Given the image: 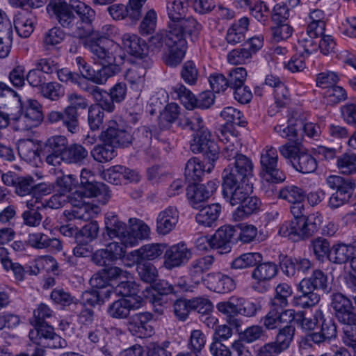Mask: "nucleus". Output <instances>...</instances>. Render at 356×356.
<instances>
[{
	"label": "nucleus",
	"mask_w": 356,
	"mask_h": 356,
	"mask_svg": "<svg viewBox=\"0 0 356 356\" xmlns=\"http://www.w3.org/2000/svg\"><path fill=\"white\" fill-rule=\"evenodd\" d=\"M303 202L291 203V213L294 219L284 222L278 231L280 236L287 237L294 242L312 237L319 230L323 222V215L319 212L304 215L305 207Z\"/></svg>",
	"instance_id": "1"
},
{
	"label": "nucleus",
	"mask_w": 356,
	"mask_h": 356,
	"mask_svg": "<svg viewBox=\"0 0 356 356\" xmlns=\"http://www.w3.org/2000/svg\"><path fill=\"white\" fill-rule=\"evenodd\" d=\"M243 166L238 165V169L226 171L222 175V195L225 200L232 206L238 205L252 191V185L250 179L253 175V170L249 165L243 163Z\"/></svg>",
	"instance_id": "2"
},
{
	"label": "nucleus",
	"mask_w": 356,
	"mask_h": 356,
	"mask_svg": "<svg viewBox=\"0 0 356 356\" xmlns=\"http://www.w3.org/2000/svg\"><path fill=\"white\" fill-rule=\"evenodd\" d=\"M118 295L124 297L112 302L107 314L113 318L123 319L129 316L131 309H137L145 302L143 291L135 282L121 281L115 287Z\"/></svg>",
	"instance_id": "3"
},
{
	"label": "nucleus",
	"mask_w": 356,
	"mask_h": 356,
	"mask_svg": "<svg viewBox=\"0 0 356 356\" xmlns=\"http://www.w3.org/2000/svg\"><path fill=\"white\" fill-rule=\"evenodd\" d=\"M280 154L289 159L293 168L303 173H312L318 166L316 159L298 143H286L279 147Z\"/></svg>",
	"instance_id": "4"
},
{
	"label": "nucleus",
	"mask_w": 356,
	"mask_h": 356,
	"mask_svg": "<svg viewBox=\"0 0 356 356\" xmlns=\"http://www.w3.org/2000/svg\"><path fill=\"white\" fill-rule=\"evenodd\" d=\"M190 148L194 154L202 153L204 155L209 164L208 171L211 172L214 167V162L218 159L220 147L212 139L211 132L207 127L193 133Z\"/></svg>",
	"instance_id": "5"
},
{
	"label": "nucleus",
	"mask_w": 356,
	"mask_h": 356,
	"mask_svg": "<svg viewBox=\"0 0 356 356\" xmlns=\"http://www.w3.org/2000/svg\"><path fill=\"white\" fill-rule=\"evenodd\" d=\"M261 178L267 182L279 184L286 179V175L278 164L277 149L273 147H266L260 157Z\"/></svg>",
	"instance_id": "6"
},
{
	"label": "nucleus",
	"mask_w": 356,
	"mask_h": 356,
	"mask_svg": "<svg viewBox=\"0 0 356 356\" xmlns=\"http://www.w3.org/2000/svg\"><path fill=\"white\" fill-rule=\"evenodd\" d=\"M68 140L63 135H54L49 137L40 145V160L48 165L56 166L62 162L65 150L67 148Z\"/></svg>",
	"instance_id": "7"
},
{
	"label": "nucleus",
	"mask_w": 356,
	"mask_h": 356,
	"mask_svg": "<svg viewBox=\"0 0 356 356\" xmlns=\"http://www.w3.org/2000/svg\"><path fill=\"white\" fill-rule=\"evenodd\" d=\"M32 325L33 328L29 333V338L32 343L42 344L54 349L67 347L66 340L57 334L54 327L47 323Z\"/></svg>",
	"instance_id": "8"
},
{
	"label": "nucleus",
	"mask_w": 356,
	"mask_h": 356,
	"mask_svg": "<svg viewBox=\"0 0 356 356\" xmlns=\"http://www.w3.org/2000/svg\"><path fill=\"white\" fill-rule=\"evenodd\" d=\"M72 8L77 15L76 17V35L86 38L92 33V22L95 19V11L89 6L79 1L72 2Z\"/></svg>",
	"instance_id": "9"
},
{
	"label": "nucleus",
	"mask_w": 356,
	"mask_h": 356,
	"mask_svg": "<svg viewBox=\"0 0 356 356\" xmlns=\"http://www.w3.org/2000/svg\"><path fill=\"white\" fill-rule=\"evenodd\" d=\"M99 138L103 143H108L114 148L128 147L134 141L130 131L115 120L108 122L107 128L101 132Z\"/></svg>",
	"instance_id": "10"
},
{
	"label": "nucleus",
	"mask_w": 356,
	"mask_h": 356,
	"mask_svg": "<svg viewBox=\"0 0 356 356\" xmlns=\"http://www.w3.org/2000/svg\"><path fill=\"white\" fill-rule=\"evenodd\" d=\"M86 45L92 54V58L95 63L100 65H116L115 63L116 54L121 49L119 44L113 40L100 42L90 40Z\"/></svg>",
	"instance_id": "11"
},
{
	"label": "nucleus",
	"mask_w": 356,
	"mask_h": 356,
	"mask_svg": "<svg viewBox=\"0 0 356 356\" xmlns=\"http://www.w3.org/2000/svg\"><path fill=\"white\" fill-rule=\"evenodd\" d=\"M168 29H171L176 41L182 40L187 45L186 37L192 42L196 41L202 30V25L193 16H185L172 25H168Z\"/></svg>",
	"instance_id": "12"
},
{
	"label": "nucleus",
	"mask_w": 356,
	"mask_h": 356,
	"mask_svg": "<svg viewBox=\"0 0 356 356\" xmlns=\"http://www.w3.org/2000/svg\"><path fill=\"white\" fill-rule=\"evenodd\" d=\"M331 307L337 320L348 325H356V313L352 301L341 293H333L330 296Z\"/></svg>",
	"instance_id": "13"
},
{
	"label": "nucleus",
	"mask_w": 356,
	"mask_h": 356,
	"mask_svg": "<svg viewBox=\"0 0 356 356\" xmlns=\"http://www.w3.org/2000/svg\"><path fill=\"white\" fill-rule=\"evenodd\" d=\"M236 232L237 229L235 227L225 225L218 228L209 238H199L197 240V243L203 244L207 242L211 248L219 250L220 254L227 253L231 251V243L232 240H235L234 236Z\"/></svg>",
	"instance_id": "14"
},
{
	"label": "nucleus",
	"mask_w": 356,
	"mask_h": 356,
	"mask_svg": "<svg viewBox=\"0 0 356 356\" xmlns=\"http://www.w3.org/2000/svg\"><path fill=\"white\" fill-rule=\"evenodd\" d=\"M280 266L287 277H298L307 274L312 268L313 264L307 258L292 257L280 254L278 257Z\"/></svg>",
	"instance_id": "15"
},
{
	"label": "nucleus",
	"mask_w": 356,
	"mask_h": 356,
	"mask_svg": "<svg viewBox=\"0 0 356 356\" xmlns=\"http://www.w3.org/2000/svg\"><path fill=\"white\" fill-rule=\"evenodd\" d=\"M277 272V266L274 262H259L251 273V277L255 280L252 288L259 293L267 291L269 289L267 282L275 277Z\"/></svg>",
	"instance_id": "16"
},
{
	"label": "nucleus",
	"mask_w": 356,
	"mask_h": 356,
	"mask_svg": "<svg viewBox=\"0 0 356 356\" xmlns=\"http://www.w3.org/2000/svg\"><path fill=\"white\" fill-rule=\"evenodd\" d=\"M47 9L53 12L63 27L70 29L76 35V16L72 3L69 5L64 0H49Z\"/></svg>",
	"instance_id": "17"
},
{
	"label": "nucleus",
	"mask_w": 356,
	"mask_h": 356,
	"mask_svg": "<svg viewBox=\"0 0 356 356\" xmlns=\"http://www.w3.org/2000/svg\"><path fill=\"white\" fill-rule=\"evenodd\" d=\"M192 251L184 242L169 247L164 252V266L168 270L185 265L192 257Z\"/></svg>",
	"instance_id": "18"
},
{
	"label": "nucleus",
	"mask_w": 356,
	"mask_h": 356,
	"mask_svg": "<svg viewBox=\"0 0 356 356\" xmlns=\"http://www.w3.org/2000/svg\"><path fill=\"white\" fill-rule=\"evenodd\" d=\"M217 188L218 182L215 180L209 181L207 184H190L186 188V197L190 205L198 209L200 204L207 200Z\"/></svg>",
	"instance_id": "19"
},
{
	"label": "nucleus",
	"mask_w": 356,
	"mask_h": 356,
	"mask_svg": "<svg viewBox=\"0 0 356 356\" xmlns=\"http://www.w3.org/2000/svg\"><path fill=\"white\" fill-rule=\"evenodd\" d=\"M72 193L70 196V203L72 204V208L70 210L64 211L65 216L69 220L76 219L88 221L92 219L97 213L98 207L86 203L82 201V199H78Z\"/></svg>",
	"instance_id": "20"
},
{
	"label": "nucleus",
	"mask_w": 356,
	"mask_h": 356,
	"mask_svg": "<svg viewBox=\"0 0 356 356\" xmlns=\"http://www.w3.org/2000/svg\"><path fill=\"white\" fill-rule=\"evenodd\" d=\"M153 314L150 312H140L131 316L128 321V329L134 336L139 338L150 337L154 332L149 324Z\"/></svg>",
	"instance_id": "21"
},
{
	"label": "nucleus",
	"mask_w": 356,
	"mask_h": 356,
	"mask_svg": "<svg viewBox=\"0 0 356 356\" xmlns=\"http://www.w3.org/2000/svg\"><path fill=\"white\" fill-rule=\"evenodd\" d=\"M72 194L81 199L83 197H96L102 204H106L111 197L108 186L104 183L95 181V179L80 186V189L76 190Z\"/></svg>",
	"instance_id": "22"
},
{
	"label": "nucleus",
	"mask_w": 356,
	"mask_h": 356,
	"mask_svg": "<svg viewBox=\"0 0 356 356\" xmlns=\"http://www.w3.org/2000/svg\"><path fill=\"white\" fill-rule=\"evenodd\" d=\"M130 274L119 267L112 265L99 270L91 277L90 282L93 287L102 289L109 284L112 280L128 278Z\"/></svg>",
	"instance_id": "23"
},
{
	"label": "nucleus",
	"mask_w": 356,
	"mask_h": 356,
	"mask_svg": "<svg viewBox=\"0 0 356 356\" xmlns=\"http://www.w3.org/2000/svg\"><path fill=\"white\" fill-rule=\"evenodd\" d=\"M17 104L20 106L22 111V115L18 120L24 119L27 122L26 125L27 129L38 126L43 120L42 106L37 100L29 99L24 104L21 102Z\"/></svg>",
	"instance_id": "24"
},
{
	"label": "nucleus",
	"mask_w": 356,
	"mask_h": 356,
	"mask_svg": "<svg viewBox=\"0 0 356 356\" xmlns=\"http://www.w3.org/2000/svg\"><path fill=\"white\" fill-rule=\"evenodd\" d=\"M204 284L210 291L218 293L230 292L236 286L234 280L232 277L220 272L207 273L204 276Z\"/></svg>",
	"instance_id": "25"
},
{
	"label": "nucleus",
	"mask_w": 356,
	"mask_h": 356,
	"mask_svg": "<svg viewBox=\"0 0 356 356\" xmlns=\"http://www.w3.org/2000/svg\"><path fill=\"white\" fill-rule=\"evenodd\" d=\"M105 232L104 237L108 239L118 238L122 243L126 245V240L129 236V227L113 213H108L104 218Z\"/></svg>",
	"instance_id": "26"
},
{
	"label": "nucleus",
	"mask_w": 356,
	"mask_h": 356,
	"mask_svg": "<svg viewBox=\"0 0 356 356\" xmlns=\"http://www.w3.org/2000/svg\"><path fill=\"white\" fill-rule=\"evenodd\" d=\"M179 220V211L168 207L159 213L156 220V231L159 235H166L174 229Z\"/></svg>",
	"instance_id": "27"
},
{
	"label": "nucleus",
	"mask_w": 356,
	"mask_h": 356,
	"mask_svg": "<svg viewBox=\"0 0 356 356\" xmlns=\"http://www.w3.org/2000/svg\"><path fill=\"white\" fill-rule=\"evenodd\" d=\"M222 156L229 161L234 159V163L229 164L227 167L224 169L222 175H225L226 171L231 170L232 169L234 170L235 168L238 170V165H241L243 168V163L248 165L250 170H253L254 165L251 159L245 155L240 154L238 152V147L234 144V143L224 144L222 149Z\"/></svg>",
	"instance_id": "28"
},
{
	"label": "nucleus",
	"mask_w": 356,
	"mask_h": 356,
	"mask_svg": "<svg viewBox=\"0 0 356 356\" xmlns=\"http://www.w3.org/2000/svg\"><path fill=\"white\" fill-rule=\"evenodd\" d=\"M263 327L259 325H252L246 328L240 334L241 340L232 343V347L238 356H252L250 352L242 343L241 341L252 343L259 339L263 334Z\"/></svg>",
	"instance_id": "29"
},
{
	"label": "nucleus",
	"mask_w": 356,
	"mask_h": 356,
	"mask_svg": "<svg viewBox=\"0 0 356 356\" xmlns=\"http://www.w3.org/2000/svg\"><path fill=\"white\" fill-rule=\"evenodd\" d=\"M129 224V236L126 240L127 246H136L140 240L148 238L150 229L143 220L138 218H130Z\"/></svg>",
	"instance_id": "30"
},
{
	"label": "nucleus",
	"mask_w": 356,
	"mask_h": 356,
	"mask_svg": "<svg viewBox=\"0 0 356 356\" xmlns=\"http://www.w3.org/2000/svg\"><path fill=\"white\" fill-rule=\"evenodd\" d=\"M27 243L29 246L35 249L49 248L51 251H60L62 249V244L59 239L50 238L41 232L29 234Z\"/></svg>",
	"instance_id": "31"
},
{
	"label": "nucleus",
	"mask_w": 356,
	"mask_h": 356,
	"mask_svg": "<svg viewBox=\"0 0 356 356\" xmlns=\"http://www.w3.org/2000/svg\"><path fill=\"white\" fill-rule=\"evenodd\" d=\"M260 206L261 202L259 198L248 195L234 210L232 218L235 221L244 220L250 216L257 213L259 211Z\"/></svg>",
	"instance_id": "32"
},
{
	"label": "nucleus",
	"mask_w": 356,
	"mask_h": 356,
	"mask_svg": "<svg viewBox=\"0 0 356 356\" xmlns=\"http://www.w3.org/2000/svg\"><path fill=\"white\" fill-rule=\"evenodd\" d=\"M298 291L300 294L294 296L291 300V305L293 307L308 309L315 306L320 301V295L310 289H302L301 282L298 285Z\"/></svg>",
	"instance_id": "33"
},
{
	"label": "nucleus",
	"mask_w": 356,
	"mask_h": 356,
	"mask_svg": "<svg viewBox=\"0 0 356 356\" xmlns=\"http://www.w3.org/2000/svg\"><path fill=\"white\" fill-rule=\"evenodd\" d=\"M300 282H301L302 289H310L314 291L322 290L326 293L330 292L327 276L319 269L314 270L310 277L303 278Z\"/></svg>",
	"instance_id": "34"
},
{
	"label": "nucleus",
	"mask_w": 356,
	"mask_h": 356,
	"mask_svg": "<svg viewBox=\"0 0 356 356\" xmlns=\"http://www.w3.org/2000/svg\"><path fill=\"white\" fill-rule=\"evenodd\" d=\"M166 245L164 243H149L131 252V255L138 261H150L159 257L163 252Z\"/></svg>",
	"instance_id": "35"
},
{
	"label": "nucleus",
	"mask_w": 356,
	"mask_h": 356,
	"mask_svg": "<svg viewBox=\"0 0 356 356\" xmlns=\"http://www.w3.org/2000/svg\"><path fill=\"white\" fill-rule=\"evenodd\" d=\"M248 26L249 19L246 17H243L238 21L234 22L227 31V42L232 45L243 42L245 38Z\"/></svg>",
	"instance_id": "36"
},
{
	"label": "nucleus",
	"mask_w": 356,
	"mask_h": 356,
	"mask_svg": "<svg viewBox=\"0 0 356 356\" xmlns=\"http://www.w3.org/2000/svg\"><path fill=\"white\" fill-rule=\"evenodd\" d=\"M188 110L180 115L178 126L183 129H188L194 133L205 129L206 127L202 116L199 113L193 111L192 109Z\"/></svg>",
	"instance_id": "37"
},
{
	"label": "nucleus",
	"mask_w": 356,
	"mask_h": 356,
	"mask_svg": "<svg viewBox=\"0 0 356 356\" xmlns=\"http://www.w3.org/2000/svg\"><path fill=\"white\" fill-rule=\"evenodd\" d=\"M327 185L337 193L350 200L355 188V182L351 178H344L341 176L331 175L327 178Z\"/></svg>",
	"instance_id": "38"
},
{
	"label": "nucleus",
	"mask_w": 356,
	"mask_h": 356,
	"mask_svg": "<svg viewBox=\"0 0 356 356\" xmlns=\"http://www.w3.org/2000/svg\"><path fill=\"white\" fill-rule=\"evenodd\" d=\"M221 213V206L211 204L202 208L195 216V220L199 225L204 227H212L215 225Z\"/></svg>",
	"instance_id": "39"
},
{
	"label": "nucleus",
	"mask_w": 356,
	"mask_h": 356,
	"mask_svg": "<svg viewBox=\"0 0 356 356\" xmlns=\"http://www.w3.org/2000/svg\"><path fill=\"white\" fill-rule=\"evenodd\" d=\"M122 44L127 51L136 57L142 58L144 55H146V43L136 35L124 34L122 38Z\"/></svg>",
	"instance_id": "40"
},
{
	"label": "nucleus",
	"mask_w": 356,
	"mask_h": 356,
	"mask_svg": "<svg viewBox=\"0 0 356 356\" xmlns=\"http://www.w3.org/2000/svg\"><path fill=\"white\" fill-rule=\"evenodd\" d=\"M17 151L20 158L28 163L40 160V146L38 147L31 139L19 140L17 143Z\"/></svg>",
	"instance_id": "41"
},
{
	"label": "nucleus",
	"mask_w": 356,
	"mask_h": 356,
	"mask_svg": "<svg viewBox=\"0 0 356 356\" xmlns=\"http://www.w3.org/2000/svg\"><path fill=\"white\" fill-rule=\"evenodd\" d=\"M162 294H175L177 295L181 292H192L197 285L192 282L191 279L187 280L184 277H179L177 280L174 284H170L168 282L161 283Z\"/></svg>",
	"instance_id": "42"
},
{
	"label": "nucleus",
	"mask_w": 356,
	"mask_h": 356,
	"mask_svg": "<svg viewBox=\"0 0 356 356\" xmlns=\"http://www.w3.org/2000/svg\"><path fill=\"white\" fill-rule=\"evenodd\" d=\"M175 42L172 47H167L168 53L164 59L165 65L171 67H177L181 63L187 47L182 40Z\"/></svg>",
	"instance_id": "43"
},
{
	"label": "nucleus",
	"mask_w": 356,
	"mask_h": 356,
	"mask_svg": "<svg viewBox=\"0 0 356 356\" xmlns=\"http://www.w3.org/2000/svg\"><path fill=\"white\" fill-rule=\"evenodd\" d=\"M187 1V0H172L168 2L167 12L170 19L168 25H172L173 23L186 16L188 9Z\"/></svg>",
	"instance_id": "44"
},
{
	"label": "nucleus",
	"mask_w": 356,
	"mask_h": 356,
	"mask_svg": "<svg viewBox=\"0 0 356 356\" xmlns=\"http://www.w3.org/2000/svg\"><path fill=\"white\" fill-rule=\"evenodd\" d=\"M88 152L79 144H67L62 157V161L67 163H81L88 157Z\"/></svg>",
	"instance_id": "45"
},
{
	"label": "nucleus",
	"mask_w": 356,
	"mask_h": 356,
	"mask_svg": "<svg viewBox=\"0 0 356 356\" xmlns=\"http://www.w3.org/2000/svg\"><path fill=\"white\" fill-rule=\"evenodd\" d=\"M295 331L296 329L293 325H286L278 330L275 341L272 342L284 353L290 347L294 338Z\"/></svg>",
	"instance_id": "46"
},
{
	"label": "nucleus",
	"mask_w": 356,
	"mask_h": 356,
	"mask_svg": "<svg viewBox=\"0 0 356 356\" xmlns=\"http://www.w3.org/2000/svg\"><path fill=\"white\" fill-rule=\"evenodd\" d=\"M209 172L208 168L204 169V165L197 158L189 159L185 166L184 176L188 182H196L201 180L204 172Z\"/></svg>",
	"instance_id": "47"
},
{
	"label": "nucleus",
	"mask_w": 356,
	"mask_h": 356,
	"mask_svg": "<svg viewBox=\"0 0 356 356\" xmlns=\"http://www.w3.org/2000/svg\"><path fill=\"white\" fill-rule=\"evenodd\" d=\"M172 33L171 29H168V30L161 31L152 36L149 40V43L152 51H159L164 44L166 47H172L176 41Z\"/></svg>",
	"instance_id": "48"
},
{
	"label": "nucleus",
	"mask_w": 356,
	"mask_h": 356,
	"mask_svg": "<svg viewBox=\"0 0 356 356\" xmlns=\"http://www.w3.org/2000/svg\"><path fill=\"white\" fill-rule=\"evenodd\" d=\"M65 38V33L59 27H53L45 31L42 36V44L45 50H51L61 43Z\"/></svg>",
	"instance_id": "49"
},
{
	"label": "nucleus",
	"mask_w": 356,
	"mask_h": 356,
	"mask_svg": "<svg viewBox=\"0 0 356 356\" xmlns=\"http://www.w3.org/2000/svg\"><path fill=\"white\" fill-rule=\"evenodd\" d=\"M293 294L292 287L287 283L279 284L275 288V295L271 300V306L280 309L286 307L288 302V298Z\"/></svg>",
	"instance_id": "50"
},
{
	"label": "nucleus",
	"mask_w": 356,
	"mask_h": 356,
	"mask_svg": "<svg viewBox=\"0 0 356 356\" xmlns=\"http://www.w3.org/2000/svg\"><path fill=\"white\" fill-rule=\"evenodd\" d=\"M263 257L259 252L244 253L236 257L231 263V268L234 269H243L255 266L262 261Z\"/></svg>",
	"instance_id": "51"
},
{
	"label": "nucleus",
	"mask_w": 356,
	"mask_h": 356,
	"mask_svg": "<svg viewBox=\"0 0 356 356\" xmlns=\"http://www.w3.org/2000/svg\"><path fill=\"white\" fill-rule=\"evenodd\" d=\"M354 254V247L343 243H339L332 247V254L334 255L333 260L336 264H345L351 261Z\"/></svg>",
	"instance_id": "52"
},
{
	"label": "nucleus",
	"mask_w": 356,
	"mask_h": 356,
	"mask_svg": "<svg viewBox=\"0 0 356 356\" xmlns=\"http://www.w3.org/2000/svg\"><path fill=\"white\" fill-rule=\"evenodd\" d=\"M316 318H318V325L321 326V332L327 340L334 339L337 337V325L332 317L325 316L322 310L317 309Z\"/></svg>",
	"instance_id": "53"
},
{
	"label": "nucleus",
	"mask_w": 356,
	"mask_h": 356,
	"mask_svg": "<svg viewBox=\"0 0 356 356\" xmlns=\"http://www.w3.org/2000/svg\"><path fill=\"white\" fill-rule=\"evenodd\" d=\"M92 93V98L93 99L95 104L94 105H98L100 106L102 111H105L108 113L114 111L115 106L114 101L111 98V95L108 92L97 88L96 91H90Z\"/></svg>",
	"instance_id": "54"
},
{
	"label": "nucleus",
	"mask_w": 356,
	"mask_h": 356,
	"mask_svg": "<svg viewBox=\"0 0 356 356\" xmlns=\"http://www.w3.org/2000/svg\"><path fill=\"white\" fill-rule=\"evenodd\" d=\"M62 124L71 134H76L80 130L79 113L65 107L63 110Z\"/></svg>",
	"instance_id": "55"
},
{
	"label": "nucleus",
	"mask_w": 356,
	"mask_h": 356,
	"mask_svg": "<svg viewBox=\"0 0 356 356\" xmlns=\"http://www.w3.org/2000/svg\"><path fill=\"white\" fill-rule=\"evenodd\" d=\"M278 197L289 203L297 202L305 200L306 192L302 188L289 185L280 190Z\"/></svg>",
	"instance_id": "56"
},
{
	"label": "nucleus",
	"mask_w": 356,
	"mask_h": 356,
	"mask_svg": "<svg viewBox=\"0 0 356 356\" xmlns=\"http://www.w3.org/2000/svg\"><path fill=\"white\" fill-rule=\"evenodd\" d=\"M172 90L174 98L180 100L187 109L194 108L195 97L184 85L178 83L172 87Z\"/></svg>",
	"instance_id": "57"
},
{
	"label": "nucleus",
	"mask_w": 356,
	"mask_h": 356,
	"mask_svg": "<svg viewBox=\"0 0 356 356\" xmlns=\"http://www.w3.org/2000/svg\"><path fill=\"white\" fill-rule=\"evenodd\" d=\"M94 159L100 163L112 160L116 155L115 148L108 143L96 145L91 151Z\"/></svg>",
	"instance_id": "58"
},
{
	"label": "nucleus",
	"mask_w": 356,
	"mask_h": 356,
	"mask_svg": "<svg viewBox=\"0 0 356 356\" xmlns=\"http://www.w3.org/2000/svg\"><path fill=\"white\" fill-rule=\"evenodd\" d=\"M311 248L316 258L319 261H323L332 254V248L328 240L318 236L311 241Z\"/></svg>",
	"instance_id": "59"
},
{
	"label": "nucleus",
	"mask_w": 356,
	"mask_h": 356,
	"mask_svg": "<svg viewBox=\"0 0 356 356\" xmlns=\"http://www.w3.org/2000/svg\"><path fill=\"white\" fill-rule=\"evenodd\" d=\"M337 165L341 174L356 173V155L353 153H344L337 158Z\"/></svg>",
	"instance_id": "60"
},
{
	"label": "nucleus",
	"mask_w": 356,
	"mask_h": 356,
	"mask_svg": "<svg viewBox=\"0 0 356 356\" xmlns=\"http://www.w3.org/2000/svg\"><path fill=\"white\" fill-rule=\"evenodd\" d=\"M102 67L95 70L91 81L96 84H104L108 78L115 75L120 72L118 65H101Z\"/></svg>",
	"instance_id": "61"
},
{
	"label": "nucleus",
	"mask_w": 356,
	"mask_h": 356,
	"mask_svg": "<svg viewBox=\"0 0 356 356\" xmlns=\"http://www.w3.org/2000/svg\"><path fill=\"white\" fill-rule=\"evenodd\" d=\"M104 112L98 105H90L88 109V124L92 131H98L103 125Z\"/></svg>",
	"instance_id": "62"
},
{
	"label": "nucleus",
	"mask_w": 356,
	"mask_h": 356,
	"mask_svg": "<svg viewBox=\"0 0 356 356\" xmlns=\"http://www.w3.org/2000/svg\"><path fill=\"white\" fill-rule=\"evenodd\" d=\"M136 270L141 280L147 283H152L158 277L156 267L151 263L137 261Z\"/></svg>",
	"instance_id": "63"
},
{
	"label": "nucleus",
	"mask_w": 356,
	"mask_h": 356,
	"mask_svg": "<svg viewBox=\"0 0 356 356\" xmlns=\"http://www.w3.org/2000/svg\"><path fill=\"white\" fill-rule=\"evenodd\" d=\"M180 76L186 83L190 86L196 84L199 76V71L193 60H187L182 65Z\"/></svg>",
	"instance_id": "64"
}]
</instances>
